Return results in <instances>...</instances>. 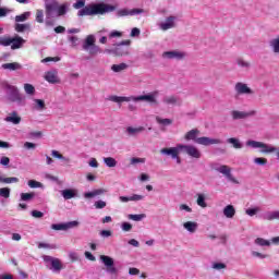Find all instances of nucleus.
<instances>
[{"label": "nucleus", "mask_w": 279, "mask_h": 279, "mask_svg": "<svg viewBox=\"0 0 279 279\" xmlns=\"http://www.w3.org/2000/svg\"><path fill=\"white\" fill-rule=\"evenodd\" d=\"M196 195H197V199H196L197 206H199L201 208H207L208 204H206V195H204L203 193H198Z\"/></svg>", "instance_id": "nucleus-36"}, {"label": "nucleus", "mask_w": 279, "mask_h": 279, "mask_svg": "<svg viewBox=\"0 0 279 279\" xmlns=\"http://www.w3.org/2000/svg\"><path fill=\"white\" fill-rule=\"evenodd\" d=\"M179 210L181 213H193V208H191L189 205L186 204H181L179 205Z\"/></svg>", "instance_id": "nucleus-58"}, {"label": "nucleus", "mask_w": 279, "mask_h": 279, "mask_svg": "<svg viewBox=\"0 0 279 279\" xmlns=\"http://www.w3.org/2000/svg\"><path fill=\"white\" fill-rule=\"evenodd\" d=\"M254 243H255V245H258V247H269V246H271V241L263 239V238H256Z\"/></svg>", "instance_id": "nucleus-37"}, {"label": "nucleus", "mask_w": 279, "mask_h": 279, "mask_svg": "<svg viewBox=\"0 0 279 279\" xmlns=\"http://www.w3.org/2000/svg\"><path fill=\"white\" fill-rule=\"evenodd\" d=\"M27 43L23 37L16 35L11 39V49L14 51L16 49H23V45Z\"/></svg>", "instance_id": "nucleus-19"}, {"label": "nucleus", "mask_w": 279, "mask_h": 279, "mask_svg": "<svg viewBox=\"0 0 279 279\" xmlns=\"http://www.w3.org/2000/svg\"><path fill=\"white\" fill-rule=\"evenodd\" d=\"M44 80H46V82H48L49 84H60V77H58L57 70H50L46 72Z\"/></svg>", "instance_id": "nucleus-17"}, {"label": "nucleus", "mask_w": 279, "mask_h": 279, "mask_svg": "<svg viewBox=\"0 0 279 279\" xmlns=\"http://www.w3.org/2000/svg\"><path fill=\"white\" fill-rule=\"evenodd\" d=\"M160 154H162V156H171L172 159L178 158V156L182 154V144H178L175 147L162 148Z\"/></svg>", "instance_id": "nucleus-15"}, {"label": "nucleus", "mask_w": 279, "mask_h": 279, "mask_svg": "<svg viewBox=\"0 0 279 279\" xmlns=\"http://www.w3.org/2000/svg\"><path fill=\"white\" fill-rule=\"evenodd\" d=\"M43 260L46 267L50 269L52 274H60V271H62V262L59 258L44 255Z\"/></svg>", "instance_id": "nucleus-6"}, {"label": "nucleus", "mask_w": 279, "mask_h": 279, "mask_svg": "<svg viewBox=\"0 0 279 279\" xmlns=\"http://www.w3.org/2000/svg\"><path fill=\"white\" fill-rule=\"evenodd\" d=\"M125 69H128L126 63L113 64L111 66V71H113V73H121V71H125Z\"/></svg>", "instance_id": "nucleus-43"}, {"label": "nucleus", "mask_w": 279, "mask_h": 279, "mask_svg": "<svg viewBox=\"0 0 279 279\" xmlns=\"http://www.w3.org/2000/svg\"><path fill=\"white\" fill-rule=\"evenodd\" d=\"M199 136V130L197 129H193L191 131H189L185 135H184V140L185 141H194V143H197V137Z\"/></svg>", "instance_id": "nucleus-25"}, {"label": "nucleus", "mask_w": 279, "mask_h": 279, "mask_svg": "<svg viewBox=\"0 0 279 279\" xmlns=\"http://www.w3.org/2000/svg\"><path fill=\"white\" fill-rule=\"evenodd\" d=\"M85 5L86 0H76V2L73 4L75 10H80L77 12V16H97V14H110V12H114V10H117V7L106 4L104 2Z\"/></svg>", "instance_id": "nucleus-1"}, {"label": "nucleus", "mask_w": 279, "mask_h": 279, "mask_svg": "<svg viewBox=\"0 0 279 279\" xmlns=\"http://www.w3.org/2000/svg\"><path fill=\"white\" fill-rule=\"evenodd\" d=\"M198 227H199V225H197V222H195V221H186L183 223L184 230L190 232V234H195L197 232Z\"/></svg>", "instance_id": "nucleus-24"}, {"label": "nucleus", "mask_w": 279, "mask_h": 279, "mask_svg": "<svg viewBox=\"0 0 279 279\" xmlns=\"http://www.w3.org/2000/svg\"><path fill=\"white\" fill-rule=\"evenodd\" d=\"M61 195L63 197V199L68 201V199H73L75 197H77V190L76 189H65L61 191Z\"/></svg>", "instance_id": "nucleus-22"}, {"label": "nucleus", "mask_w": 279, "mask_h": 279, "mask_svg": "<svg viewBox=\"0 0 279 279\" xmlns=\"http://www.w3.org/2000/svg\"><path fill=\"white\" fill-rule=\"evenodd\" d=\"M84 51H87V53L92 57L95 58V56H99V53H102V50L99 46H90L88 49H84Z\"/></svg>", "instance_id": "nucleus-32"}, {"label": "nucleus", "mask_w": 279, "mask_h": 279, "mask_svg": "<svg viewBox=\"0 0 279 279\" xmlns=\"http://www.w3.org/2000/svg\"><path fill=\"white\" fill-rule=\"evenodd\" d=\"M5 90L10 101L17 104V106H25V97L21 95L19 87L14 85H7Z\"/></svg>", "instance_id": "nucleus-4"}, {"label": "nucleus", "mask_w": 279, "mask_h": 279, "mask_svg": "<svg viewBox=\"0 0 279 279\" xmlns=\"http://www.w3.org/2000/svg\"><path fill=\"white\" fill-rule=\"evenodd\" d=\"M14 29L19 34H23V32L31 31L32 29V25L29 23L21 24V23L16 22V24L14 25Z\"/></svg>", "instance_id": "nucleus-29"}, {"label": "nucleus", "mask_w": 279, "mask_h": 279, "mask_svg": "<svg viewBox=\"0 0 279 279\" xmlns=\"http://www.w3.org/2000/svg\"><path fill=\"white\" fill-rule=\"evenodd\" d=\"M145 217H147V215H145V214H129L128 215V219H130L131 221H143V219H145Z\"/></svg>", "instance_id": "nucleus-40"}, {"label": "nucleus", "mask_w": 279, "mask_h": 279, "mask_svg": "<svg viewBox=\"0 0 279 279\" xmlns=\"http://www.w3.org/2000/svg\"><path fill=\"white\" fill-rule=\"evenodd\" d=\"M27 185L29 186V189H43V183H40L36 180H29L27 182Z\"/></svg>", "instance_id": "nucleus-49"}, {"label": "nucleus", "mask_w": 279, "mask_h": 279, "mask_svg": "<svg viewBox=\"0 0 279 279\" xmlns=\"http://www.w3.org/2000/svg\"><path fill=\"white\" fill-rule=\"evenodd\" d=\"M234 90L236 95H254V89L243 82L235 83Z\"/></svg>", "instance_id": "nucleus-13"}, {"label": "nucleus", "mask_w": 279, "mask_h": 279, "mask_svg": "<svg viewBox=\"0 0 279 279\" xmlns=\"http://www.w3.org/2000/svg\"><path fill=\"white\" fill-rule=\"evenodd\" d=\"M141 132H145V129L143 126H138V128L129 126V128H126L128 136H136L137 134H141Z\"/></svg>", "instance_id": "nucleus-31"}, {"label": "nucleus", "mask_w": 279, "mask_h": 279, "mask_svg": "<svg viewBox=\"0 0 279 279\" xmlns=\"http://www.w3.org/2000/svg\"><path fill=\"white\" fill-rule=\"evenodd\" d=\"M222 215H225L227 219H234V215H236V208H234L233 205H227L222 209Z\"/></svg>", "instance_id": "nucleus-23"}, {"label": "nucleus", "mask_w": 279, "mask_h": 279, "mask_svg": "<svg viewBox=\"0 0 279 279\" xmlns=\"http://www.w3.org/2000/svg\"><path fill=\"white\" fill-rule=\"evenodd\" d=\"M69 43H71V47H77L80 45V38L77 36H69Z\"/></svg>", "instance_id": "nucleus-54"}, {"label": "nucleus", "mask_w": 279, "mask_h": 279, "mask_svg": "<svg viewBox=\"0 0 279 279\" xmlns=\"http://www.w3.org/2000/svg\"><path fill=\"white\" fill-rule=\"evenodd\" d=\"M10 192H11L10 187L0 189V197L8 199L10 197Z\"/></svg>", "instance_id": "nucleus-52"}, {"label": "nucleus", "mask_w": 279, "mask_h": 279, "mask_svg": "<svg viewBox=\"0 0 279 279\" xmlns=\"http://www.w3.org/2000/svg\"><path fill=\"white\" fill-rule=\"evenodd\" d=\"M35 21L36 23H45V11L43 9L36 10Z\"/></svg>", "instance_id": "nucleus-41"}, {"label": "nucleus", "mask_w": 279, "mask_h": 279, "mask_svg": "<svg viewBox=\"0 0 279 279\" xmlns=\"http://www.w3.org/2000/svg\"><path fill=\"white\" fill-rule=\"evenodd\" d=\"M106 53H112L113 56H128L130 50L128 48L121 47V45H117L114 49L106 50Z\"/></svg>", "instance_id": "nucleus-21"}, {"label": "nucleus", "mask_w": 279, "mask_h": 279, "mask_svg": "<svg viewBox=\"0 0 279 279\" xmlns=\"http://www.w3.org/2000/svg\"><path fill=\"white\" fill-rule=\"evenodd\" d=\"M31 215L34 217V219H43L45 217V214L39 210H32Z\"/></svg>", "instance_id": "nucleus-59"}, {"label": "nucleus", "mask_w": 279, "mask_h": 279, "mask_svg": "<svg viewBox=\"0 0 279 279\" xmlns=\"http://www.w3.org/2000/svg\"><path fill=\"white\" fill-rule=\"evenodd\" d=\"M94 206L97 210H101V209L106 208L107 204L105 201H96Z\"/></svg>", "instance_id": "nucleus-60"}, {"label": "nucleus", "mask_w": 279, "mask_h": 279, "mask_svg": "<svg viewBox=\"0 0 279 279\" xmlns=\"http://www.w3.org/2000/svg\"><path fill=\"white\" fill-rule=\"evenodd\" d=\"M254 163L258 165L259 167H265V165H267V158L256 157L254 158Z\"/></svg>", "instance_id": "nucleus-55"}, {"label": "nucleus", "mask_w": 279, "mask_h": 279, "mask_svg": "<svg viewBox=\"0 0 279 279\" xmlns=\"http://www.w3.org/2000/svg\"><path fill=\"white\" fill-rule=\"evenodd\" d=\"M250 117H256V110H250V111L232 110L231 111V119L233 121L250 119Z\"/></svg>", "instance_id": "nucleus-10"}, {"label": "nucleus", "mask_w": 279, "mask_h": 279, "mask_svg": "<svg viewBox=\"0 0 279 279\" xmlns=\"http://www.w3.org/2000/svg\"><path fill=\"white\" fill-rule=\"evenodd\" d=\"M157 123H159L160 125H171V123H173V121L171 119H162L160 117L156 118Z\"/></svg>", "instance_id": "nucleus-51"}, {"label": "nucleus", "mask_w": 279, "mask_h": 279, "mask_svg": "<svg viewBox=\"0 0 279 279\" xmlns=\"http://www.w3.org/2000/svg\"><path fill=\"white\" fill-rule=\"evenodd\" d=\"M229 145H232L233 149H243V143L236 137H230L227 140Z\"/></svg>", "instance_id": "nucleus-33"}, {"label": "nucleus", "mask_w": 279, "mask_h": 279, "mask_svg": "<svg viewBox=\"0 0 279 279\" xmlns=\"http://www.w3.org/2000/svg\"><path fill=\"white\" fill-rule=\"evenodd\" d=\"M0 182L2 184H16V182H19V178H16V177H10V178L0 177Z\"/></svg>", "instance_id": "nucleus-42"}, {"label": "nucleus", "mask_w": 279, "mask_h": 279, "mask_svg": "<svg viewBox=\"0 0 279 279\" xmlns=\"http://www.w3.org/2000/svg\"><path fill=\"white\" fill-rule=\"evenodd\" d=\"M121 230H122V232H130L132 230V223L122 222Z\"/></svg>", "instance_id": "nucleus-62"}, {"label": "nucleus", "mask_w": 279, "mask_h": 279, "mask_svg": "<svg viewBox=\"0 0 279 279\" xmlns=\"http://www.w3.org/2000/svg\"><path fill=\"white\" fill-rule=\"evenodd\" d=\"M104 193H106V190H104V189H98V190H94V191H92V192H86V193L84 194V197H85L86 199H90V198H93V197H97V195H104Z\"/></svg>", "instance_id": "nucleus-34"}, {"label": "nucleus", "mask_w": 279, "mask_h": 279, "mask_svg": "<svg viewBox=\"0 0 279 279\" xmlns=\"http://www.w3.org/2000/svg\"><path fill=\"white\" fill-rule=\"evenodd\" d=\"M0 45L2 47H10L12 45V37H0Z\"/></svg>", "instance_id": "nucleus-48"}, {"label": "nucleus", "mask_w": 279, "mask_h": 279, "mask_svg": "<svg viewBox=\"0 0 279 279\" xmlns=\"http://www.w3.org/2000/svg\"><path fill=\"white\" fill-rule=\"evenodd\" d=\"M257 213H260V207L248 208L245 210V214L248 215V217H254Z\"/></svg>", "instance_id": "nucleus-53"}, {"label": "nucleus", "mask_w": 279, "mask_h": 279, "mask_svg": "<svg viewBox=\"0 0 279 279\" xmlns=\"http://www.w3.org/2000/svg\"><path fill=\"white\" fill-rule=\"evenodd\" d=\"M266 221H279V210L266 211L263 216Z\"/></svg>", "instance_id": "nucleus-26"}, {"label": "nucleus", "mask_w": 279, "mask_h": 279, "mask_svg": "<svg viewBox=\"0 0 279 279\" xmlns=\"http://www.w3.org/2000/svg\"><path fill=\"white\" fill-rule=\"evenodd\" d=\"M144 162H145V158H138V157L131 158V165H138V163L144 165Z\"/></svg>", "instance_id": "nucleus-64"}, {"label": "nucleus", "mask_w": 279, "mask_h": 279, "mask_svg": "<svg viewBox=\"0 0 279 279\" xmlns=\"http://www.w3.org/2000/svg\"><path fill=\"white\" fill-rule=\"evenodd\" d=\"M213 269H216L217 271H221V269H226V264L223 263H214Z\"/></svg>", "instance_id": "nucleus-63"}, {"label": "nucleus", "mask_w": 279, "mask_h": 279, "mask_svg": "<svg viewBox=\"0 0 279 279\" xmlns=\"http://www.w3.org/2000/svg\"><path fill=\"white\" fill-rule=\"evenodd\" d=\"M31 16H32V12L26 11L15 16V23H25V21H29Z\"/></svg>", "instance_id": "nucleus-35"}, {"label": "nucleus", "mask_w": 279, "mask_h": 279, "mask_svg": "<svg viewBox=\"0 0 279 279\" xmlns=\"http://www.w3.org/2000/svg\"><path fill=\"white\" fill-rule=\"evenodd\" d=\"M100 260L107 268V274H118L119 270L114 267V259L108 255H100Z\"/></svg>", "instance_id": "nucleus-11"}, {"label": "nucleus", "mask_w": 279, "mask_h": 279, "mask_svg": "<svg viewBox=\"0 0 279 279\" xmlns=\"http://www.w3.org/2000/svg\"><path fill=\"white\" fill-rule=\"evenodd\" d=\"M245 145L251 149H259L260 154H274L276 151V147L254 140L246 141Z\"/></svg>", "instance_id": "nucleus-5"}, {"label": "nucleus", "mask_w": 279, "mask_h": 279, "mask_svg": "<svg viewBox=\"0 0 279 279\" xmlns=\"http://www.w3.org/2000/svg\"><path fill=\"white\" fill-rule=\"evenodd\" d=\"M178 23V16L175 15H170L166 17V20L161 23H159V29L161 32H168V29H173L177 27Z\"/></svg>", "instance_id": "nucleus-8"}, {"label": "nucleus", "mask_w": 279, "mask_h": 279, "mask_svg": "<svg viewBox=\"0 0 279 279\" xmlns=\"http://www.w3.org/2000/svg\"><path fill=\"white\" fill-rule=\"evenodd\" d=\"M51 156L53 158H58V160H64L65 162H69V158L63 157L62 154H60V151H58V150H52Z\"/></svg>", "instance_id": "nucleus-50"}, {"label": "nucleus", "mask_w": 279, "mask_h": 279, "mask_svg": "<svg viewBox=\"0 0 279 279\" xmlns=\"http://www.w3.org/2000/svg\"><path fill=\"white\" fill-rule=\"evenodd\" d=\"M117 16H131L130 10L129 9H120L117 11Z\"/></svg>", "instance_id": "nucleus-57"}, {"label": "nucleus", "mask_w": 279, "mask_h": 279, "mask_svg": "<svg viewBox=\"0 0 279 279\" xmlns=\"http://www.w3.org/2000/svg\"><path fill=\"white\" fill-rule=\"evenodd\" d=\"M131 16H138V14H145V9H131Z\"/></svg>", "instance_id": "nucleus-61"}, {"label": "nucleus", "mask_w": 279, "mask_h": 279, "mask_svg": "<svg viewBox=\"0 0 279 279\" xmlns=\"http://www.w3.org/2000/svg\"><path fill=\"white\" fill-rule=\"evenodd\" d=\"M251 256H253V258H260L262 260L265 258H268L267 254H263V253L256 252V251H252Z\"/></svg>", "instance_id": "nucleus-56"}, {"label": "nucleus", "mask_w": 279, "mask_h": 279, "mask_svg": "<svg viewBox=\"0 0 279 279\" xmlns=\"http://www.w3.org/2000/svg\"><path fill=\"white\" fill-rule=\"evenodd\" d=\"M95 35H88L83 43V50L88 49L89 47H95Z\"/></svg>", "instance_id": "nucleus-30"}, {"label": "nucleus", "mask_w": 279, "mask_h": 279, "mask_svg": "<svg viewBox=\"0 0 279 279\" xmlns=\"http://www.w3.org/2000/svg\"><path fill=\"white\" fill-rule=\"evenodd\" d=\"M145 199V195L141 194H132L131 196H120L119 201L122 204H128V202H143Z\"/></svg>", "instance_id": "nucleus-18"}, {"label": "nucleus", "mask_w": 279, "mask_h": 279, "mask_svg": "<svg viewBox=\"0 0 279 279\" xmlns=\"http://www.w3.org/2000/svg\"><path fill=\"white\" fill-rule=\"evenodd\" d=\"M36 197L34 192L31 193H21V201L22 202H32V199Z\"/></svg>", "instance_id": "nucleus-45"}, {"label": "nucleus", "mask_w": 279, "mask_h": 279, "mask_svg": "<svg viewBox=\"0 0 279 279\" xmlns=\"http://www.w3.org/2000/svg\"><path fill=\"white\" fill-rule=\"evenodd\" d=\"M160 95V92L155 90L153 93H149L147 95H141V96H117L112 95L109 96V101H113V104H123V102H130V101H147V104H158V96Z\"/></svg>", "instance_id": "nucleus-2"}, {"label": "nucleus", "mask_w": 279, "mask_h": 279, "mask_svg": "<svg viewBox=\"0 0 279 279\" xmlns=\"http://www.w3.org/2000/svg\"><path fill=\"white\" fill-rule=\"evenodd\" d=\"M197 145H204L205 147H208L210 145H221V143H223V141H221L220 138H213V137H198L196 140Z\"/></svg>", "instance_id": "nucleus-16"}, {"label": "nucleus", "mask_w": 279, "mask_h": 279, "mask_svg": "<svg viewBox=\"0 0 279 279\" xmlns=\"http://www.w3.org/2000/svg\"><path fill=\"white\" fill-rule=\"evenodd\" d=\"M38 248L39 250H43V248H45V250H57L58 246L56 244H49V243L40 242L38 244Z\"/></svg>", "instance_id": "nucleus-46"}, {"label": "nucleus", "mask_w": 279, "mask_h": 279, "mask_svg": "<svg viewBox=\"0 0 279 279\" xmlns=\"http://www.w3.org/2000/svg\"><path fill=\"white\" fill-rule=\"evenodd\" d=\"M4 121L7 123H12V125H19L22 121L21 116H19V112L13 111L8 114V117L4 118Z\"/></svg>", "instance_id": "nucleus-20"}, {"label": "nucleus", "mask_w": 279, "mask_h": 279, "mask_svg": "<svg viewBox=\"0 0 279 279\" xmlns=\"http://www.w3.org/2000/svg\"><path fill=\"white\" fill-rule=\"evenodd\" d=\"M216 171H218V173H221L222 175H226L229 182H233V184H239V181L232 175V169L229 166H219L218 168H216Z\"/></svg>", "instance_id": "nucleus-14"}, {"label": "nucleus", "mask_w": 279, "mask_h": 279, "mask_svg": "<svg viewBox=\"0 0 279 279\" xmlns=\"http://www.w3.org/2000/svg\"><path fill=\"white\" fill-rule=\"evenodd\" d=\"M77 226H80V221L73 220L69 222L53 223L51 225V230H61L63 232H66V230H73V228H77Z\"/></svg>", "instance_id": "nucleus-9"}, {"label": "nucleus", "mask_w": 279, "mask_h": 279, "mask_svg": "<svg viewBox=\"0 0 279 279\" xmlns=\"http://www.w3.org/2000/svg\"><path fill=\"white\" fill-rule=\"evenodd\" d=\"M34 110H37L38 112H43L47 107L45 105V100L43 99H34Z\"/></svg>", "instance_id": "nucleus-38"}, {"label": "nucleus", "mask_w": 279, "mask_h": 279, "mask_svg": "<svg viewBox=\"0 0 279 279\" xmlns=\"http://www.w3.org/2000/svg\"><path fill=\"white\" fill-rule=\"evenodd\" d=\"M24 92L29 95L31 97H34L36 95V87L29 83L24 84Z\"/></svg>", "instance_id": "nucleus-39"}, {"label": "nucleus", "mask_w": 279, "mask_h": 279, "mask_svg": "<svg viewBox=\"0 0 279 279\" xmlns=\"http://www.w3.org/2000/svg\"><path fill=\"white\" fill-rule=\"evenodd\" d=\"M102 160H104L106 167H109V168L117 167V159H114L112 157H105Z\"/></svg>", "instance_id": "nucleus-44"}, {"label": "nucleus", "mask_w": 279, "mask_h": 279, "mask_svg": "<svg viewBox=\"0 0 279 279\" xmlns=\"http://www.w3.org/2000/svg\"><path fill=\"white\" fill-rule=\"evenodd\" d=\"M162 58L163 60H184L186 52L180 50L165 51Z\"/></svg>", "instance_id": "nucleus-12"}, {"label": "nucleus", "mask_w": 279, "mask_h": 279, "mask_svg": "<svg viewBox=\"0 0 279 279\" xmlns=\"http://www.w3.org/2000/svg\"><path fill=\"white\" fill-rule=\"evenodd\" d=\"M45 12L47 19H53L58 16H64L69 12V2L60 4L57 0H45Z\"/></svg>", "instance_id": "nucleus-3"}, {"label": "nucleus", "mask_w": 279, "mask_h": 279, "mask_svg": "<svg viewBox=\"0 0 279 279\" xmlns=\"http://www.w3.org/2000/svg\"><path fill=\"white\" fill-rule=\"evenodd\" d=\"M236 64L238 66H241V69H250V66H252V63L243 59H236Z\"/></svg>", "instance_id": "nucleus-47"}, {"label": "nucleus", "mask_w": 279, "mask_h": 279, "mask_svg": "<svg viewBox=\"0 0 279 279\" xmlns=\"http://www.w3.org/2000/svg\"><path fill=\"white\" fill-rule=\"evenodd\" d=\"M181 154H186V156L195 160L202 158V151L198 150L197 146L191 144H181Z\"/></svg>", "instance_id": "nucleus-7"}, {"label": "nucleus", "mask_w": 279, "mask_h": 279, "mask_svg": "<svg viewBox=\"0 0 279 279\" xmlns=\"http://www.w3.org/2000/svg\"><path fill=\"white\" fill-rule=\"evenodd\" d=\"M1 66L4 71H21V69H23V65L19 62L4 63Z\"/></svg>", "instance_id": "nucleus-27"}, {"label": "nucleus", "mask_w": 279, "mask_h": 279, "mask_svg": "<svg viewBox=\"0 0 279 279\" xmlns=\"http://www.w3.org/2000/svg\"><path fill=\"white\" fill-rule=\"evenodd\" d=\"M163 104L167 106H180V99L175 96H165Z\"/></svg>", "instance_id": "nucleus-28"}]
</instances>
